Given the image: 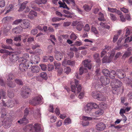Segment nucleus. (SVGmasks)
<instances>
[{"mask_svg":"<svg viewBox=\"0 0 132 132\" xmlns=\"http://www.w3.org/2000/svg\"><path fill=\"white\" fill-rule=\"evenodd\" d=\"M65 72L67 74H68L71 71V69L69 67H67L64 70Z\"/></svg>","mask_w":132,"mask_h":132,"instance_id":"55","label":"nucleus"},{"mask_svg":"<svg viewBox=\"0 0 132 132\" xmlns=\"http://www.w3.org/2000/svg\"><path fill=\"white\" fill-rule=\"evenodd\" d=\"M40 128V125L37 123L35 124L34 126L32 125L26 126L24 128V130L25 131L29 130L31 132H36L39 131Z\"/></svg>","mask_w":132,"mask_h":132,"instance_id":"2","label":"nucleus"},{"mask_svg":"<svg viewBox=\"0 0 132 132\" xmlns=\"http://www.w3.org/2000/svg\"><path fill=\"white\" fill-rule=\"evenodd\" d=\"M43 52L42 50L39 49H37L35 51V53H38V54L40 55L43 53Z\"/></svg>","mask_w":132,"mask_h":132,"instance_id":"56","label":"nucleus"},{"mask_svg":"<svg viewBox=\"0 0 132 132\" xmlns=\"http://www.w3.org/2000/svg\"><path fill=\"white\" fill-rule=\"evenodd\" d=\"M100 25L101 26L98 27V29L101 32H102L103 31V30H104V27L105 25L104 23L101 22L100 23Z\"/></svg>","mask_w":132,"mask_h":132,"instance_id":"37","label":"nucleus"},{"mask_svg":"<svg viewBox=\"0 0 132 132\" xmlns=\"http://www.w3.org/2000/svg\"><path fill=\"white\" fill-rule=\"evenodd\" d=\"M19 61L21 62L19 65V68L22 71L27 70L28 67L32 66L31 62L29 60L24 59L23 57L19 59Z\"/></svg>","mask_w":132,"mask_h":132,"instance_id":"1","label":"nucleus"},{"mask_svg":"<svg viewBox=\"0 0 132 132\" xmlns=\"http://www.w3.org/2000/svg\"><path fill=\"white\" fill-rule=\"evenodd\" d=\"M102 72L104 75L106 76L109 75L110 71L106 69H104L102 70Z\"/></svg>","mask_w":132,"mask_h":132,"instance_id":"42","label":"nucleus"},{"mask_svg":"<svg viewBox=\"0 0 132 132\" xmlns=\"http://www.w3.org/2000/svg\"><path fill=\"white\" fill-rule=\"evenodd\" d=\"M77 34H75L74 33H72L70 36V38L72 40H75L77 38Z\"/></svg>","mask_w":132,"mask_h":132,"instance_id":"33","label":"nucleus"},{"mask_svg":"<svg viewBox=\"0 0 132 132\" xmlns=\"http://www.w3.org/2000/svg\"><path fill=\"white\" fill-rule=\"evenodd\" d=\"M93 119L90 117L83 116L82 117L83 121L82 122V125L83 126H87L88 125L89 122L88 121L91 120Z\"/></svg>","mask_w":132,"mask_h":132,"instance_id":"10","label":"nucleus"},{"mask_svg":"<svg viewBox=\"0 0 132 132\" xmlns=\"http://www.w3.org/2000/svg\"><path fill=\"white\" fill-rule=\"evenodd\" d=\"M11 18L7 16L5 17H4L3 18L2 20V22L3 23H5L6 21H8Z\"/></svg>","mask_w":132,"mask_h":132,"instance_id":"48","label":"nucleus"},{"mask_svg":"<svg viewBox=\"0 0 132 132\" xmlns=\"http://www.w3.org/2000/svg\"><path fill=\"white\" fill-rule=\"evenodd\" d=\"M41 69L43 71L46 70L47 69L46 65L44 64H41L40 65Z\"/></svg>","mask_w":132,"mask_h":132,"instance_id":"63","label":"nucleus"},{"mask_svg":"<svg viewBox=\"0 0 132 132\" xmlns=\"http://www.w3.org/2000/svg\"><path fill=\"white\" fill-rule=\"evenodd\" d=\"M100 93L99 92L97 91L93 92L92 93V95L94 98L96 99Z\"/></svg>","mask_w":132,"mask_h":132,"instance_id":"32","label":"nucleus"},{"mask_svg":"<svg viewBox=\"0 0 132 132\" xmlns=\"http://www.w3.org/2000/svg\"><path fill=\"white\" fill-rule=\"evenodd\" d=\"M98 107L97 104L94 103H88L85 108V111L87 114L90 113L93 108H96Z\"/></svg>","mask_w":132,"mask_h":132,"instance_id":"4","label":"nucleus"},{"mask_svg":"<svg viewBox=\"0 0 132 132\" xmlns=\"http://www.w3.org/2000/svg\"><path fill=\"white\" fill-rule=\"evenodd\" d=\"M75 85H72V83H70L71 85V88L72 92L75 93L76 91V88H77V93H79L81 90V86L79 84V81L77 80H75Z\"/></svg>","mask_w":132,"mask_h":132,"instance_id":"7","label":"nucleus"},{"mask_svg":"<svg viewBox=\"0 0 132 132\" xmlns=\"http://www.w3.org/2000/svg\"><path fill=\"white\" fill-rule=\"evenodd\" d=\"M60 7H62L63 8L67 9L68 10H69L70 9L68 7L67 5L65 3L62 4L61 6H60Z\"/></svg>","mask_w":132,"mask_h":132,"instance_id":"61","label":"nucleus"},{"mask_svg":"<svg viewBox=\"0 0 132 132\" xmlns=\"http://www.w3.org/2000/svg\"><path fill=\"white\" fill-rule=\"evenodd\" d=\"M132 41V36H130V37H128L125 40V43L129 42Z\"/></svg>","mask_w":132,"mask_h":132,"instance_id":"49","label":"nucleus"},{"mask_svg":"<svg viewBox=\"0 0 132 132\" xmlns=\"http://www.w3.org/2000/svg\"><path fill=\"white\" fill-rule=\"evenodd\" d=\"M122 56L120 52L117 53L116 54L115 56L114 59L115 60H117L118 58L121 56Z\"/></svg>","mask_w":132,"mask_h":132,"instance_id":"52","label":"nucleus"},{"mask_svg":"<svg viewBox=\"0 0 132 132\" xmlns=\"http://www.w3.org/2000/svg\"><path fill=\"white\" fill-rule=\"evenodd\" d=\"M1 46L2 48H4L8 49L10 51L13 50V48H12L10 46H7L5 45L4 44H3Z\"/></svg>","mask_w":132,"mask_h":132,"instance_id":"41","label":"nucleus"},{"mask_svg":"<svg viewBox=\"0 0 132 132\" xmlns=\"http://www.w3.org/2000/svg\"><path fill=\"white\" fill-rule=\"evenodd\" d=\"M54 65L55 69H59L60 67L61 64L58 62H55L54 63Z\"/></svg>","mask_w":132,"mask_h":132,"instance_id":"39","label":"nucleus"},{"mask_svg":"<svg viewBox=\"0 0 132 132\" xmlns=\"http://www.w3.org/2000/svg\"><path fill=\"white\" fill-rule=\"evenodd\" d=\"M115 53L114 50H112L109 53L110 55L109 57L105 56L103 58L102 60V63H104L110 62L113 58Z\"/></svg>","mask_w":132,"mask_h":132,"instance_id":"6","label":"nucleus"},{"mask_svg":"<svg viewBox=\"0 0 132 132\" xmlns=\"http://www.w3.org/2000/svg\"><path fill=\"white\" fill-rule=\"evenodd\" d=\"M43 24H40L36 27V28L38 29L39 30L41 31H43Z\"/></svg>","mask_w":132,"mask_h":132,"instance_id":"64","label":"nucleus"},{"mask_svg":"<svg viewBox=\"0 0 132 132\" xmlns=\"http://www.w3.org/2000/svg\"><path fill=\"white\" fill-rule=\"evenodd\" d=\"M50 40L53 44L54 45L55 44V43L54 41H55L56 40V39L55 37L54 36L52 35H51L50 36Z\"/></svg>","mask_w":132,"mask_h":132,"instance_id":"47","label":"nucleus"},{"mask_svg":"<svg viewBox=\"0 0 132 132\" xmlns=\"http://www.w3.org/2000/svg\"><path fill=\"white\" fill-rule=\"evenodd\" d=\"M40 77L43 79L46 80L47 79V75L46 73L44 72H42L40 75Z\"/></svg>","mask_w":132,"mask_h":132,"instance_id":"46","label":"nucleus"},{"mask_svg":"<svg viewBox=\"0 0 132 132\" xmlns=\"http://www.w3.org/2000/svg\"><path fill=\"white\" fill-rule=\"evenodd\" d=\"M31 72L34 73L38 72L40 70V68L37 65L32 67L31 69Z\"/></svg>","mask_w":132,"mask_h":132,"instance_id":"26","label":"nucleus"},{"mask_svg":"<svg viewBox=\"0 0 132 132\" xmlns=\"http://www.w3.org/2000/svg\"><path fill=\"white\" fill-rule=\"evenodd\" d=\"M99 55L98 53H95L93 55L94 57L96 62L99 63L101 61L100 59L99 58Z\"/></svg>","mask_w":132,"mask_h":132,"instance_id":"30","label":"nucleus"},{"mask_svg":"<svg viewBox=\"0 0 132 132\" xmlns=\"http://www.w3.org/2000/svg\"><path fill=\"white\" fill-rule=\"evenodd\" d=\"M72 24L73 26H76L77 29L79 31L81 30L83 27L81 23L78 22L77 21L73 22Z\"/></svg>","mask_w":132,"mask_h":132,"instance_id":"20","label":"nucleus"},{"mask_svg":"<svg viewBox=\"0 0 132 132\" xmlns=\"http://www.w3.org/2000/svg\"><path fill=\"white\" fill-rule=\"evenodd\" d=\"M27 1H25L23 2L21 5L20 7L19 10L20 11H22L24 9H25L24 12H29L30 10V9L28 6L27 7L26 6V4L27 3Z\"/></svg>","mask_w":132,"mask_h":132,"instance_id":"13","label":"nucleus"},{"mask_svg":"<svg viewBox=\"0 0 132 132\" xmlns=\"http://www.w3.org/2000/svg\"><path fill=\"white\" fill-rule=\"evenodd\" d=\"M38 32V30L36 29H32L31 31V34L34 35L36 34Z\"/></svg>","mask_w":132,"mask_h":132,"instance_id":"53","label":"nucleus"},{"mask_svg":"<svg viewBox=\"0 0 132 132\" xmlns=\"http://www.w3.org/2000/svg\"><path fill=\"white\" fill-rule=\"evenodd\" d=\"M111 49V47L109 46H105V48L101 53V56L102 57L103 56L105 55L106 54L107 51L106 50L108 51Z\"/></svg>","mask_w":132,"mask_h":132,"instance_id":"21","label":"nucleus"},{"mask_svg":"<svg viewBox=\"0 0 132 132\" xmlns=\"http://www.w3.org/2000/svg\"><path fill=\"white\" fill-rule=\"evenodd\" d=\"M105 124L101 122L97 123L96 124V128L98 130L102 131L105 129Z\"/></svg>","mask_w":132,"mask_h":132,"instance_id":"15","label":"nucleus"},{"mask_svg":"<svg viewBox=\"0 0 132 132\" xmlns=\"http://www.w3.org/2000/svg\"><path fill=\"white\" fill-rule=\"evenodd\" d=\"M10 58L11 62H14L18 60V57L17 54H14L10 55Z\"/></svg>","mask_w":132,"mask_h":132,"instance_id":"19","label":"nucleus"},{"mask_svg":"<svg viewBox=\"0 0 132 132\" xmlns=\"http://www.w3.org/2000/svg\"><path fill=\"white\" fill-rule=\"evenodd\" d=\"M92 31L94 32L95 34H98V31L96 28L92 26L91 29Z\"/></svg>","mask_w":132,"mask_h":132,"instance_id":"54","label":"nucleus"},{"mask_svg":"<svg viewBox=\"0 0 132 132\" xmlns=\"http://www.w3.org/2000/svg\"><path fill=\"white\" fill-rule=\"evenodd\" d=\"M99 18L98 19L100 21H102L104 20V18L103 14L101 12H99L98 13Z\"/></svg>","mask_w":132,"mask_h":132,"instance_id":"36","label":"nucleus"},{"mask_svg":"<svg viewBox=\"0 0 132 132\" xmlns=\"http://www.w3.org/2000/svg\"><path fill=\"white\" fill-rule=\"evenodd\" d=\"M5 5L4 0H0V7H4Z\"/></svg>","mask_w":132,"mask_h":132,"instance_id":"58","label":"nucleus"},{"mask_svg":"<svg viewBox=\"0 0 132 132\" xmlns=\"http://www.w3.org/2000/svg\"><path fill=\"white\" fill-rule=\"evenodd\" d=\"M127 84H128V85L130 86L132 88V80L129 79H128Z\"/></svg>","mask_w":132,"mask_h":132,"instance_id":"60","label":"nucleus"},{"mask_svg":"<svg viewBox=\"0 0 132 132\" xmlns=\"http://www.w3.org/2000/svg\"><path fill=\"white\" fill-rule=\"evenodd\" d=\"M43 99L41 95H39L35 97L32 101V104L35 106L40 104L41 103Z\"/></svg>","mask_w":132,"mask_h":132,"instance_id":"9","label":"nucleus"},{"mask_svg":"<svg viewBox=\"0 0 132 132\" xmlns=\"http://www.w3.org/2000/svg\"><path fill=\"white\" fill-rule=\"evenodd\" d=\"M108 9L109 11L112 13L116 12L117 10L115 8H110L109 7H108Z\"/></svg>","mask_w":132,"mask_h":132,"instance_id":"57","label":"nucleus"},{"mask_svg":"<svg viewBox=\"0 0 132 132\" xmlns=\"http://www.w3.org/2000/svg\"><path fill=\"white\" fill-rule=\"evenodd\" d=\"M79 74L80 75H82L84 72H86L87 71V69L84 67H82L79 69Z\"/></svg>","mask_w":132,"mask_h":132,"instance_id":"34","label":"nucleus"},{"mask_svg":"<svg viewBox=\"0 0 132 132\" xmlns=\"http://www.w3.org/2000/svg\"><path fill=\"white\" fill-rule=\"evenodd\" d=\"M55 58L57 60H60L63 57V55L61 53L58 51L55 52Z\"/></svg>","mask_w":132,"mask_h":132,"instance_id":"22","label":"nucleus"},{"mask_svg":"<svg viewBox=\"0 0 132 132\" xmlns=\"http://www.w3.org/2000/svg\"><path fill=\"white\" fill-rule=\"evenodd\" d=\"M116 72L113 70H111L109 74V76L110 78L113 79H114L116 75Z\"/></svg>","mask_w":132,"mask_h":132,"instance_id":"28","label":"nucleus"},{"mask_svg":"<svg viewBox=\"0 0 132 132\" xmlns=\"http://www.w3.org/2000/svg\"><path fill=\"white\" fill-rule=\"evenodd\" d=\"M30 21L27 20H24L23 21L22 23L20 26V27L22 29H26L30 27Z\"/></svg>","mask_w":132,"mask_h":132,"instance_id":"11","label":"nucleus"},{"mask_svg":"<svg viewBox=\"0 0 132 132\" xmlns=\"http://www.w3.org/2000/svg\"><path fill=\"white\" fill-rule=\"evenodd\" d=\"M14 104L13 101L8 102L6 103V106L8 107H12L14 105Z\"/></svg>","mask_w":132,"mask_h":132,"instance_id":"38","label":"nucleus"},{"mask_svg":"<svg viewBox=\"0 0 132 132\" xmlns=\"http://www.w3.org/2000/svg\"><path fill=\"white\" fill-rule=\"evenodd\" d=\"M71 123V120L69 118H67L65 119L64 121V123L66 125H68Z\"/></svg>","mask_w":132,"mask_h":132,"instance_id":"40","label":"nucleus"},{"mask_svg":"<svg viewBox=\"0 0 132 132\" xmlns=\"http://www.w3.org/2000/svg\"><path fill=\"white\" fill-rule=\"evenodd\" d=\"M30 92V89L29 88H27L24 90L22 91L21 94L24 98H26L29 96V93Z\"/></svg>","mask_w":132,"mask_h":132,"instance_id":"16","label":"nucleus"},{"mask_svg":"<svg viewBox=\"0 0 132 132\" xmlns=\"http://www.w3.org/2000/svg\"><path fill=\"white\" fill-rule=\"evenodd\" d=\"M116 73L118 77L121 79L123 78L126 76L123 70H118L116 71Z\"/></svg>","mask_w":132,"mask_h":132,"instance_id":"17","label":"nucleus"},{"mask_svg":"<svg viewBox=\"0 0 132 132\" xmlns=\"http://www.w3.org/2000/svg\"><path fill=\"white\" fill-rule=\"evenodd\" d=\"M6 105V103H5L4 101H2L0 103V110H2L4 109V107Z\"/></svg>","mask_w":132,"mask_h":132,"instance_id":"45","label":"nucleus"},{"mask_svg":"<svg viewBox=\"0 0 132 132\" xmlns=\"http://www.w3.org/2000/svg\"><path fill=\"white\" fill-rule=\"evenodd\" d=\"M13 7L14 6L12 4H10L9 6L6 7L4 10L3 11H2L1 12H0V14L2 13H3L5 10H6V11L5 13V14H6L12 10L13 9Z\"/></svg>","mask_w":132,"mask_h":132,"instance_id":"23","label":"nucleus"},{"mask_svg":"<svg viewBox=\"0 0 132 132\" xmlns=\"http://www.w3.org/2000/svg\"><path fill=\"white\" fill-rule=\"evenodd\" d=\"M84 30L88 32L90 28L88 24H87L85 25V26L84 28Z\"/></svg>","mask_w":132,"mask_h":132,"instance_id":"51","label":"nucleus"},{"mask_svg":"<svg viewBox=\"0 0 132 132\" xmlns=\"http://www.w3.org/2000/svg\"><path fill=\"white\" fill-rule=\"evenodd\" d=\"M12 121L11 118H5L3 121L0 122V127L3 126L5 128H8L10 127Z\"/></svg>","mask_w":132,"mask_h":132,"instance_id":"5","label":"nucleus"},{"mask_svg":"<svg viewBox=\"0 0 132 132\" xmlns=\"http://www.w3.org/2000/svg\"><path fill=\"white\" fill-rule=\"evenodd\" d=\"M14 78V76L11 73H10L8 75L7 79V81H11Z\"/></svg>","mask_w":132,"mask_h":132,"instance_id":"43","label":"nucleus"},{"mask_svg":"<svg viewBox=\"0 0 132 132\" xmlns=\"http://www.w3.org/2000/svg\"><path fill=\"white\" fill-rule=\"evenodd\" d=\"M40 60V58L39 57L35 56L34 57L32 56L31 61H30L31 62L32 65L33 63L35 64H37L39 61Z\"/></svg>","mask_w":132,"mask_h":132,"instance_id":"18","label":"nucleus"},{"mask_svg":"<svg viewBox=\"0 0 132 132\" xmlns=\"http://www.w3.org/2000/svg\"><path fill=\"white\" fill-rule=\"evenodd\" d=\"M82 63L86 69H88L90 70L91 69L92 64L89 60L88 59L84 60L82 62Z\"/></svg>","mask_w":132,"mask_h":132,"instance_id":"14","label":"nucleus"},{"mask_svg":"<svg viewBox=\"0 0 132 132\" xmlns=\"http://www.w3.org/2000/svg\"><path fill=\"white\" fill-rule=\"evenodd\" d=\"M15 82L17 84L20 85H23V82L20 79H16L15 80Z\"/></svg>","mask_w":132,"mask_h":132,"instance_id":"44","label":"nucleus"},{"mask_svg":"<svg viewBox=\"0 0 132 132\" xmlns=\"http://www.w3.org/2000/svg\"><path fill=\"white\" fill-rule=\"evenodd\" d=\"M99 81L100 82H99L98 83L96 84V86H98V87L101 88V86H106L108 85L109 84L110 82V79L108 78L106 76H101Z\"/></svg>","mask_w":132,"mask_h":132,"instance_id":"3","label":"nucleus"},{"mask_svg":"<svg viewBox=\"0 0 132 132\" xmlns=\"http://www.w3.org/2000/svg\"><path fill=\"white\" fill-rule=\"evenodd\" d=\"M104 113L103 110H99L95 112V116L96 117H98L102 115Z\"/></svg>","mask_w":132,"mask_h":132,"instance_id":"29","label":"nucleus"},{"mask_svg":"<svg viewBox=\"0 0 132 132\" xmlns=\"http://www.w3.org/2000/svg\"><path fill=\"white\" fill-rule=\"evenodd\" d=\"M96 99L100 101H104L105 100L106 98L104 95L100 92Z\"/></svg>","mask_w":132,"mask_h":132,"instance_id":"27","label":"nucleus"},{"mask_svg":"<svg viewBox=\"0 0 132 132\" xmlns=\"http://www.w3.org/2000/svg\"><path fill=\"white\" fill-rule=\"evenodd\" d=\"M110 18L112 20L115 21L116 20L117 18L112 13H110Z\"/></svg>","mask_w":132,"mask_h":132,"instance_id":"50","label":"nucleus"},{"mask_svg":"<svg viewBox=\"0 0 132 132\" xmlns=\"http://www.w3.org/2000/svg\"><path fill=\"white\" fill-rule=\"evenodd\" d=\"M56 117L52 116L50 118V121L51 122L53 123L54 122L56 121Z\"/></svg>","mask_w":132,"mask_h":132,"instance_id":"62","label":"nucleus"},{"mask_svg":"<svg viewBox=\"0 0 132 132\" xmlns=\"http://www.w3.org/2000/svg\"><path fill=\"white\" fill-rule=\"evenodd\" d=\"M7 85L11 87H14L15 86V84L12 81H7Z\"/></svg>","mask_w":132,"mask_h":132,"instance_id":"31","label":"nucleus"},{"mask_svg":"<svg viewBox=\"0 0 132 132\" xmlns=\"http://www.w3.org/2000/svg\"><path fill=\"white\" fill-rule=\"evenodd\" d=\"M83 7L84 10L86 11H88L91 9L92 7L89 6L87 4H85Z\"/></svg>","mask_w":132,"mask_h":132,"instance_id":"35","label":"nucleus"},{"mask_svg":"<svg viewBox=\"0 0 132 132\" xmlns=\"http://www.w3.org/2000/svg\"><path fill=\"white\" fill-rule=\"evenodd\" d=\"M22 28L20 26H18L13 29V32L16 34L20 33L22 31Z\"/></svg>","mask_w":132,"mask_h":132,"instance_id":"25","label":"nucleus"},{"mask_svg":"<svg viewBox=\"0 0 132 132\" xmlns=\"http://www.w3.org/2000/svg\"><path fill=\"white\" fill-rule=\"evenodd\" d=\"M47 1V0H37L35 2H32L31 3V5L30 6L33 9H35V3H36L38 4H44L46 3Z\"/></svg>","mask_w":132,"mask_h":132,"instance_id":"12","label":"nucleus"},{"mask_svg":"<svg viewBox=\"0 0 132 132\" xmlns=\"http://www.w3.org/2000/svg\"><path fill=\"white\" fill-rule=\"evenodd\" d=\"M75 63V62L71 60H68V65H73Z\"/></svg>","mask_w":132,"mask_h":132,"instance_id":"59","label":"nucleus"},{"mask_svg":"<svg viewBox=\"0 0 132 132\" xmlns=\"http://www.w3.org/2000/svg\"><path fill=\"white\" fill-rule=\"evenodd\" d=\"M29 109L26 108L24 110V117L19 120L18 121V122L21 124H26L28 122V120L26 118V116L28 114L29 112Z\"/></svg>","mask_w":132,"mask_h":132,"instance_id":"8","label":"nucleus"},{"mask_svg":"<svg viewBox=\"0 0 132 132\" xmlns=\"http://www.w3.org/2000/svg\"><path fill=\"white\" fill-rule=\"evenodd\" d=\"M37 13L36 12L34 11H31L28 15V17L30 19H33L34 17L37 16Z\"/></svg>","mask_w":132,"mask_h":132,"instance_id":"24","label":"nucleus"}]
</instances>
